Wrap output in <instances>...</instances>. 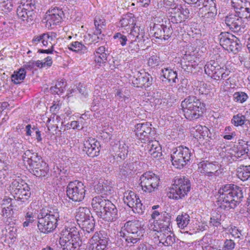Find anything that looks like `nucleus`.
Returning a JSON list of instances; mask_svg holds the SVG:
<instances>
[{
	"label": "nucleus",
	"instance_id": "f257e3e1",
	"mask_svg": "<svg viewBox=\"0 0 250 250\" xmlns=\"http://www.w3.org/2000/svg\"><path fill=\"white\" fill-rule=\"evenodd\" d=\"M218 205L221 208L229 210L234 208L243 198L242 188L234 184H227L218 191Z\"/></svg>",
	"mask_w": 250,
	"mask_h": 250
},
{
	"label": "nucleus",
	"instance_id": "f03ea898",
	"mask_svg": "<svg viewBox=\"0 0 250 250\" xmlns=\"http://www.w3.org/2000/svg\"><path fill=\"white\" fill-rule=\"evenodd\" d=\"M59 217V212L57 208H43L38 216V229L41 232L44 234L53 232L57 227Z\"/></svg>",
	"mask_w": 250,
	"mask_h": 250
},
{
	"label": "nucleus",
	"instance_id": "7ed1b4c3",
	"mask_svg": "<svg viewBox=\"0 0 250 250\" xmlns=\"http://www.w3.org/2000/svg\"><path fill=\"white\" fill-rule=\"evenodd\" d=\"M120 237L117 242L125 241V246L131 247L140 240L143 236V230L140 222L137 220L126 222L120 232Z\"/></svg>",
	"mask_w": 250,
	"mask_h": 250
},
{
	"label": "nucleus",
	"instance_id": "20e7f679",
	"mask_svg": "<svg viewBox=\"0 0 250 250\" xmlns=\"http://www.w3.org/2000/svg\"><path fill=\"white\" fill-rule=\"evenodd\" d=\"M60 244L64 250H78L82 245L75 223H68L61 233Z\"/></svg>",
	"mask_w": 250,
	"mask_h": 250
},
{
	"label": "nucleus",
	"instance_id": "39448f33",
	"mask_svg": "<svg viewBox=\"0 0 250 250\" xmlns=\"http://www.w3.org/2000/svg\"><path fill=\"white\" fill-rule=\"evenodd\" d=\"M181 106L185 118L189 120L199 118L205 109L203 103L193 96H188L182 101Z\"/></svg>",
	"mask_w": 250,
	"mask_h": 250
},
{
	"label": "nucleus",
	"instance_id": "423d86ee",
	"mask_svg": "<svg viewBox=\"0 0 250 250\" xmlns=\"http://www.w3.org/2000/svg\"><path fill=\"white\" fill-rule=\"evenodd\" d=\"M191 188L190 181L183 177L174 180V183L168 189L167 195L170 199L179 200L187 195Z\"/></svg>",
	"mask_w": 250,
	"mask_h": 250
},
{
	"label": "nucleus",
	"instance_id": "0eeeda50",
	"mask_svg": "<svg viewBox=\"0 0 250 250\" xmlns=\"http://www.w3.org/2000/svg\"><path fill=\"white\" fill-rule=\"evenodd\" d=\"M76 219L79 227L84 231L89 233L94 229L95 223L89 208L80 207L76 215Z\"/></svg>",
	"mask_w": 250,
	"mask_h": 250
},
{
	"label": "nucleus",
	"instance_id": "6e6552de",
	"mask_svg": "<svg viewBox=\"0 0 250 250\" xmlns=\"http://www.w3.org/2000/svg\"><path fill=\"white\" fill-rule=\"evenodd\" d=\"M66 195L74 202L83 201L85 195V186L81 181L75 180L70 182L66 187Z\"/></svg>",
	"mask_w": 250,
	"mask_h": 250
},
{
	"label": "nucleus",
	"instance_id": "1a4fd4ad",
	"mask_svg": "<svg viewBox=\"0 0 250 250\" xmlns=\"http://www.w3.org/2000/svg\"><path fill=\"white\" fill-rule=\"evenodd\" d=\"M173 150V152L171 154L172 164L175 167L181 169L190 159V151L188 147L183 146H179Z\"/></svg>",
	"mask_w": 250,
	"mask_h": 250
},
{
	"label": "nucleus",
	"instance_id": "9d476101",
	"mask_svg": "<svg viewBox=\"0 0 250 250\" xmlns=\"http://www.w3.org/2000/svg\"><path fill=\"white\" fill-rule=\"evenodd\" d=\"M139 181L143 191L151 193L157 189L160 184V178L158 175L149 171L142 175Z\"/></svg>",
	"mask_w": 250,
	"mask_h": 250
},
{
	"label": "nucleus",
	"instance_id": "9b49d317",
	"mask_svg": "<svg viewBox=\"0 0 250 250\" xmlns=\"http://www.w3.org/2000/svg\"><path fill=\"white\" fill-rule=\"evenodd\" d=\"M35 5L31 1H27L26 3L21 4L17 9V14L19 19L22 21L27 22L32 21L34 18V10Z\"/></svg>",
	"mask_w": 250,
	"mask_h": 250
},
{
	"label": "nucleus",
	"instance_id": "f8f14e48",
	"mask_svg": "<svg viewBox=\"0 0 250 250\" xmlns=\"http://www.w3.org/2000/svg\"><path fill=\"white\" fill-rule=\"evenodd\" d=\"M124 201L125 204L132 208L134 212L141 213L143 212L145 207L141 203L139 196L135 192L128 190L125 192Z\"/></svg>",
	"mask_w": 250,
	"mask_h": 250
},
{
	"label": "nucleus",
	"instance_id": "ddd939ff",
	"mask_svg": "<svg viewBox=\"0 0 250 250\" xmlns=\"http://www.w3.org/2000/svg\"><path fill=\"white\" fill-rule=\"evenodd\" d=\"M131 81L134 86L146 88L152 85L153 78L147 73H142L138 71L133 76Z\"/></svg>",
	"mask_w": 250,
	"mask_h": 250
},
{
	"label": "nucleus",
	"instance_id": "4468645a",
	"mask_svg": "<svg viewBox=\"0 0 250 250\" xmlns=\"http://www.w3.org/2000/svg\"><path fill=\"white\" fill-rule=\"evenodd\" d=\"M171 215L166 212L161 213V216L154 222V230L159 232L170 230Z\"/></svg>",
	"mask_w": 250,
	"mask_h": 250
},
{
	"label": "nucleus",
	"instance_id": "2eb2a0df",
	"mask_svg": "<svg viewBox=\"0 0 250 250\" xmlns=\"http://www.w3.org/2000/svg\"><path fill=\"white\" fill-rule=\"evenodd\" d=\"M83 151L88 156L94 157L99 155L100 143L94 138H89L84 142Z\"/></svg>",
	"mask_w": 250,
	"mask_h": 250
},
{
	"label": "nucleus",
	"instance_id": "dca6fc26",
	"mask_svg": "<svg viewBox=\"0 0 250 250\" xmlns=\"http://www.w3.org/2000/svg\"><path fill=\"white\" fill-rule=\"evenodd\" d=\"M153 31L156 38L164 40H168L172 33V29L164 24H154Z\"/></svg>",
	"mask_w": 250,
	"mask_h": 250
},
{
	"label": "nucleus",
	"instance_id": "f3484780",
	"mask_svg": "<svg viewBox=\"0 0 250 250\" xmlns=\"http://www.w3.org/2000/svg\"><path fill=\"white\" fill-rule=\"evenodd\" d=\"M106 209L103 210L100 217L108 222L114 221L118 218V209L111 201L108 202Z\"/></svg>",
	"mask_w": 250,
	"mask_h": 250
},
{
	"label": "nucleus",
	"instance_id": "a211bd4d",
	"mask_svg": "<svg viewBox=\"0 0 250 250\" xmlns=\"http://www.w3.org/2000/svg\"><path fill=\"white\" fill-rule=\"evenodd\" d=\"M110 202V201L103 196H97L93 198L91 206L97 214L100 216L102 214L103 210H104V208L106 209L108 202Z\"/></svg>",
	"mask_w": 250,
	"mask_h": 250
},
{
	"label": "nucleus",
	"instance_id": "6ab92c4d",
	"mask_svg": "<svg viewBox=\"0 0 250 250\" xmlns=\"http://www.w3.org/2000/svg\"><path fill=\"white\" fill-rule=\"evenodd\" d=\"M194 7L198 10V14H202L208 11L217 10L214 0H198L194 3Z\"/></svg>",
	"mask_w": 250,
	"mask_h": 250
},
{
	"label": "nucleus",
	"instance_id": "aec40b11",
	"mask_svg": "<svg viewBox=\"0 0 250 250\" xmlns=\"http://www.w3.org/2000/svg\"><path fill=\"white\" fill-rule=\"evenodd\" d=\"M225 23L234 32H238L242 27L244 28L243 20L236 15H230L226 17Z\"/></svg>",
	"mask_w": 250,
	"mask_h": 250
},
{
	"label": "nucleus",
	"instance_id": "412c9836",
	"mask_svg": "<svg viewBox=\"0 0 250 250\" xmlns=\"http://www.w3.org/2000/svg\"><path fill=\"white\" fill-rule=\"evenodd\" d=\"M219 168L218 165L208 162H202L199 167V168L201 169L200 170L201 173H204L212 178H215L219 175Z\"/></svg>",
	"mask_w": 250,
	"mask_h": 250
},
{
	"label": "nucleus",
	"instance_id": "4be33fe9",
	"mask_svg": "<svg viewBox=\"0 0 250 250\" xmlns=\"http://www.w3.org/2000/svg\"><path fill=\"white\" fill-rule=\"evenodd\" d=\"M31 172L36 177H45L48 173L49 167L47 164L42 161L36 164H33L30 167Z\"/></svg>",
	"mask_w": 250,
	"mask_h": 250
},
{
	"label": "nucleus",
	"instance_id": "5701e85b",
	"mask_svg": "<svg viewBox=\"0 0 250 250\" xmlns=\"http://www.w3.org/2000/svg\"><path fill=\"white\" fill-rule=\"evenodd\" d=\"M157 237L160 243L165 246H171L175 242L174 235L171 230L159 232Z\"/></svg>",
	"mask_w": 250,
	"mask_h": 250
},
{
	"label": "nucleus",
	"instance_id": "b1692460",
	"mask_svg": "<svg viewBox=\"0 0 250 250\" xmlns=\"http://www.w3.org/2000/svg\"><path fill=\"white\" fill-rule=\"evenodd\" d=\"M23 160L24 162H26L29 166L31 167L32 165L36 164L37 163L43 161L41 156L39 155L37 153L33 152L32 150H26L22 155Z\"/></svg>",
	"mask_w": 250,
	"mask_h": 250
},
{
	"label": "nucleus",
	"instance_id": "393cba45",
	"mask_svg": "<svg viewBox=\"0 0 250 250\" xmlns=\"http://www.w3.org/2000/svg\"><path fill=\"white\" fill-rule=\"evenodd\" d=\"M23 187L22 189L17 190L16 191L11 193L16 200H21L24 202L30 196L31 192L28 184L23 183Z\"/></svg>",
	"mask_w": 250,
	"mask_h": 250
},
{
	"label": "nucleus",
	"instance_id": "a878e982",
	"mask_svg": "<svg viewBox=\"0 0 250 250\" xmlns=\"http://www.w3.org/2000/svg\"><path fill=\"white\" fill-rule=\"evenodd\" d=\"M147 153L153 158H158L161 156V148L158 142L152 141L147 144Z\"/></svg>",
	"mask_w": 250,
	"mask_h": 250
},
{
	"label": "nucleus",
	"instance_id": "bb28decb",
	"mask_svg": "<svg viewBox=\"0 0 250 250\" xmlns=\"http://www.w3.org/2000/svg\"><path fill=\"white\" fill-rule=\"evenodd\" d=\"M217 13V10L208 11L202 14H198L200 17L202 22L205 25L208 26L214 22L215 17Z\"/></svg>",
	"mask_w": 250,
	"mask_h": 250
},
{
	"label": "nucleus",
	"instance_id": "cd10ccee",
	"mask_svg": "<svg viewBox=\"0 0 250 250\" xmlns=\"http://www.w3.org/2000/svg\"><path fill=\"white\" fill-rule=\"evenodd\" d=\"M233 39L236 40V37L228 32H222L218 36L220 44L225 50L228 49Z\"/></svg>",
	"mask_w": 250,
	"mask_h": 250
},
{
	"label": "nucleus",
	"instance_id": "c85d7f7f",
	"mask_svg": "<svg viewBox=\"0 0 250 250\" xmlns=\"http://www.w3.org/2000/svg\"><path fill=\"white\" fill-rule=\"evenodd\" d=\"M134 163L130 161H126L119 167V174L123 177H126L135 171Z\"/></svg>",
	"mask_w": 250,
	"mask_h": 250
},
{
	"label": "nucleus",
	"instance_id": "c756f323",
	"mask_svg": "<svg viewBox=\"0 0 250 250\" xmlns=\"http://www.w3.org/2000/svg\"><path fill=\"white\" fill-rule=\"evenodd\" d=\"M26 71L24 68H21L18 70L14 71L11 75V81L15 84L21 83L24 79Z\"/></svg>",
	"mask_w": 250,
	"mask_h": 250
},
{
	"label": "nucleus",
	"instance_id": "7c9ffc66",
	"mask_svg": "<svg viewBox=\"0 0 250 250\" xmlns=\"http://www.w3.org/2000/svg\"><path fill=\"white\" fill-rule=\"evenodd\" d=\"M237 175L242 181H246L250 179V166H241L237 170Z\"/></svg>",
	"mask_w": 250,
	"mask_h": 250
},
{
	"label": "nucleus",
	"instance_id": "2f4dec72",
	"mask_svg": "<svg viewBox=\"0 0 250 250\" xmlns=\"http://www.w3.org/2000/svg\"><path fill=\"white\" fill-rule=\"evenodd\" d=\"M151 124L149 122H143L137 124L135 125V132L137 138H141V133H144L145 131H148L151 128Z\"/></svg>",
	"mask_w": 250,
	"mask_h": 250
},
{
	"label": "nucleus",
	"instance_id": "473e14b6",
	"mask_svg": "<svg viewBox=\"0 0 250 250\" xmlns=\"http://www.w3.org/2000/svg\"><path fill=\"white\" fill-rule=\"evenodd\" d=\"M220 65L217 62L211 60L208 62L205 66V72L208 76L212 77Z\"/></svg>",
	"mask_w": 250,
	"mask_h": 250
},
{
	"label": "nucleus",
	"instance_id": "72a5a7b5",
	"mask_svg": "<svg viewBox=\"0 0 250 250\" xmlns=\"http://www.w3.org/2000/svg\"><path fill=\"white\" fill-rule=\"evenodd\" d=\"M141 138H137V139L142 143H148L155 139L156 132L154 128H151L148 131H145L144 133H141Z\"/></svg>",
	"mask_w": 250,
	"mask_h": 250
},
{
	"label": "nucleus",
	"instance_id": "f704fd0d",
	"mask_svg": "<svg viewBox=\"0 0 250 250\" xmlns=\"http://www.w3.org/2000/svg\"><path fill=\"white\" fill-rule=\"evenodd\" d=\"M162 75L169 82H172V83H176L177 78V72L172 69L168 68H165L162 70Z\"/></svg>",
	"mask_w": 250,
	"mask_h": 250
},
{
	"label": "nucleus",
	"instance_id": "c9c22d12",
	"mask_svg": "<svg viewBox=\"0 0 250 250\" xmlns=\"http://www.w3.org/2000/svg\"><path fill=\"white\" fill-rule=\"evenodd\" d=\"M16 208L14 207H6V208L0 209V216L2 217V220L4 221L9 222V220H11L12 217H14V211Z\"/></svg>",
	"mask_w": 250,
	"mask_h": 250
},
{
	"label": "nucleus",
	"instance_id": "e433bc0d",
	"mask_svg": "<svg viewBox=\"0 0 250 250\" xmlns=\"http://www.w3.org/2000/svg\"><path fill=\"white\" fill-rule=\"evenodd\" d=\"M190 217L187 213L183 212L181 214L178 215L176 218V222L179 228L184 229L189 224Z\"/></svg>",
	"mask_w": 250,
	"mask_h": 250
},
{
	"label": "nucleus",
	"instance_id": "4c0bfd02",
	"mask_svg": "<svg viewBox=\"0 0 250 250\" xmlns=\"http://www.w3.org/2000/svg\"><path fill=\"white\" fill-rule=\"evenodd\" d=\"M244 150L243 148L233 146L229 149L230 152L229 153L231 155V158L233 160L241 158H245L248 155H247V154Z\"/></svg>",
	"mask_w": 250,
	"mask_h": 250
},
{
	"label": "nucleus",
	"instance_id": "58836bf2",
	"mask_svg": "<svg viewBox=\"0 0 250 250\" xmlns=\"http://www.w3.org/2000/svg\"><path fill=\"white\" fill-rule=\"evenodd\" d=\"M62 17L59 15H52L48 13H46L45 20L46 22V25L51 26L52 25H56L59 23L62 20Z\"/></svg>",
	"mask_w": 250,
	"mask_h": 250
},
{
	"label": "nucleus",
	"instance_id": "ea45409f",
	"mask_svg": "<svg viewBox=\"0 0 250 250\" xmlns=\"http://www.w3.org/2000/svg\"><path fill=\"white\" fill-rule=\"evenodd\" d=\"M68 48L70 50L80 53H84L87 50L84 45L79 42H72L68 46Z\"/></svg>",
	"mask_w": 250,
	"mask_h": 250
},
{
	"label": "nucleus",
	"instance_id": "a19ab883",
	"mask_svg": "<svg viewBox=\"0 0 250 250\" xmlns=\"http://www.w3.org/2000/svg\"><path fill=\"white\" fill-rule=\"evenodd\" d=\"M120 23L123 27H126L134 25L135 24V20L133 14L129 13L125 15L120 20Z\"/></svg>",
	"mask_w": 250,
	"mask_h": 250
},
{
	"label": "nucleus",
	"instance_id": "79ce46f5",
	"mask_svg": "<svg viewBox=\"0 0 250 250\" xmlns=\"http://www.w3.org/2000/svg\"><path fill=\"white\" fill-rule=\"evenodd\" d=\"M237 15L242 19H248L250 18V3L245 4L238 11H236Z\"/></svg>",
	"mask_w": 250,
	"mask_h": 250
},
{
	"label": "nucleus",
	"instance_id": "37998d69",
	"mask_svg": "<svg viewBox=\"0 0 250 250\" xmlns=\"http://www.w3.org/2000/svg\"><path fill=\"white\" fill-rule=\"evenodd\" d=\"M246 121L245 116L240 113L233 115L231 121L232 124L235 126H242Z\"/></svg>",
	"mask_w": 250,
	"mask_h": 250
},
{
	"label": "nucleus",
	"instance_id": "c03bdc74",
	"mask_svg": "<svg viewBox=\"0 0 250 250\" xmlns=\"http://www.w3.org/2000/svg\"><path fill=\"white\" fill-rule=\"evenodd\" d=\"M23 183H26L21 179H13L9 186V190L11 193L16 191L17 190L22 189L23 187Z\"/></svg>",
	"mask_w": 250,
	"mask_h": 250
},
{
	"label": "nucleus",
	"instance_id": "a18cd8bd",
	"mask_svg": "<svg viewBox=\"0 0 250 250\" xmlns=\"http://www.w3.org/2000/svg\"><path fill=\"white\" fill-rule=\"evenodd\" d=\"M144 36V32L142 30L140 31V27L138 26L133 27V28L131 30L130 36H133L135 38L134 41H136L137 39L139 40V42L142 40L144 41L143 40Z\"/></svg>",
	"mask_w": 250,
	"mask_h": 250
},
{
	"label": "nucleus",
	"instance_id": "49530a36",
	"mask_svg": "<svg viewBox=\"0 0 250 250\" xmlns=\"http://www.w3.org/2000/svg\"><path fill=\"white\" fill-rule=\"evenodd\" d=\"M22 141L17 138L13 137L9 138L8 143L10 145L11 147L13 148V150L18 151L19 149L22 147Z\"/></svg>",
	"mask_w": 250,
	"mask_h": 250
},
{
	"label": "nucleus",
	"instance_id": "de8ad7c7",
	"mask_svg": "<svg viewBox=\"0 0 250 250\" xmlns=\"http://www.w3.org/2000/svg\"><path fill=\"white\" fill-rule=\"evenodd\" d=\"M248 95L244 92L238 91L235 92L233 95V100L235 102L243 104L248 99Z\"/></svg>",
	"mask_w": 250,
	"mask_h": 250
},
{
	"label": "nucleus",
	"instance_id": "09e8293b",
	"mask_svg": "<svg viewBox=\"0 0 250 250\" xmlns=\"http://www.w3.org/2000/svg\"><path fill=\"white\" fill-rule=\"evenodd\" d=\"M8 168L6 163L0 160V186L5 184V173H4Z\"/></svg>",
	"mask_w": 250,
	"mask_h": 250
},
{
	"label": "nucleus",
	"instance_id": "8fccbe9b",
	"mask_svg": "<svg viewBox=\"0 0 250 250\" xmlns=\"http://www.w3.org/2000/svg\"><path fill=\"white\" fill-rule=\"evenodd\" d=\"M65 84L63 80L58 82L55 86L51 87L50 90L52 93L59 94L63 92Z\"/></svg>",
	"mask_w": 250,
	"mask_h": 250
},
{
	"label": "nucleus",
	"instance_id": "3c124183",
	"mask_svg": "<svg viewBox=\"0 0 250 250\" xmlns=\"http://www.w3.org/2000/svg\"><path fill=\"white\" fill-rule=\"evenodd\" d=\"M42 43L43 46H47L49 44V43L51 44V46L52 45L51 43V41L54 39V38L55 37V36L53 35V34L52 33H51V35H50L48 33H44L42 34Z\"/></svg>",
	"mask_w": 250,
	"mask_h": 250
},
{
	"label": "nucleus",
	"instance_id": "603ef678",
	"mask_svg": "<svg viewBox=\"0 0 250 250\" xmlns=\"http://www.w3.org/2000/svg\"><path fill=\"white\" fill-rule=\"evenodd\" d=\"M239 40L236 38V40H232L230 44L227 49L228 51L232 52L234 54L238 52L239 49L240 48V45L239 43Z\"/></svg>",
	"mask_w": 250,
	"mask_h": 250
},
{
	"label": "nucleus",
	"instance_id": "864d4df0",
	"mask_svg": "<svg viewBox=\"0 0 250 250\" xmlns=\"http://www.w3.org/2000/svg\"><path fill=\"white\" fill-rule=\"evenodd\" d=\"M16 200L10 197H5L2 201L0 208H5L6 207H14V204Z\"/></svg>",
	"mask_w": 250,
	"mask_h": 250
},
{
	"label": "nucleus",
	"instance_id": "5fc2aeb1",
	"mask_svg": "<svg viewBox=\"0 0 250 250\" xmlns=\"http://www.w3.org/2000/svg\"><path fill=\"white\" fill-rule=\"evenodd\" d=\"M60 117L59 116H55V115H53V117H51L50 118H49L47 121V126L48 128V130H50L51 129H54L56 130L58 126H57V125H50V123L51 121H52V122L53 123H55L56 122H59V121Z\"/></svg>",
	"mask_w": 250,
	"mask_h": 250
},
{
	"label": "nucleus",
	"instance_id": "6e6d98bb",
	"mask_svg": "<svg viewBox=\"0 0 250 250\" xmlns=\"http://www.w3.org/2000/svg\"><path fill=\"white\" fill-rule=\"evenodd\" d=\"M34 215L32 212H27L25 216V221L23 223L24 227H28L30 224L33 223L35 220Z\"/></svg>",
	"mask_w": 250,
	"mask_h": 250
},
{
	"label": "nucleus",
	"instance_id": "4d7b16f0",
	"mask_svg": "<svg viewBox=\"0 0 250 250\" xmlns=\"http://www.w3.org/2000/svg\"><path fill=\"white\" fill-rule=\"evenodd\" d=\"M235 243L233 240L229 239H226L224 242L222 247L223 250H232L234 249Z\"/></svg>",
	"mask_w": 250,
	"mask_h": 250
},
{
	"label": "nucleus",
	"instance_id": "13d9d810",
	"mask_svg": "<svg viewBox=\"0 0 250 250\" xmlns=\"http://www.w3.org/2000/svg\"><path fill=\"white\" fill-rule=\"evenodd\" d=\"M113 38L114 39L117 40V42H120V43L122 45V46H124L126 44V42L127 41V37L122 34L121 33H116Z\"/></svg>",
	"mask_w": 250,
	"mask_h": 250
},
{
	"label": "nucleus",
	"instance_id": "bf43d9fd",
	"mask_svg": "<svg viewBox=\"0 0 250 250\" xmlns=\"http://www.w3.org/2000/svg\"><path fill=\"white\" fill-rule=\"evenodd\" d=\"M221 215L216 214L215 215H212L210 217V224L214 227L219 226L221 223Z\"/></svg>",
	"mask_w": 250,
	"mask_h": 250
},
{
	"label": "nucleus",
	"instance_id": "052dcab7",
	"mask_svg": "<svg viewBox=\"0 0 250 250\" xmlns=\"http://www.w3.org/2000/svg\"><path fill=\"white\" fill-rule=\"evenodd\" d=\"M139 46L136 42V41L132 40L128 47V51L130 53H135L139 50Z\"/></svg>",
	"mask_w": 250,
	"mask_h": 250
},
{
	"label": "nucleus",
	"instance_id": "680f3d73",
	"mask_svg": "<svg viewBox=\"0 0 250 250\" xmlns=\"http://www.w3.org/2000/svg\"><path fill=\"white\" fill-rule=\"evenodd\" d=\"M47 13L52 15H59L61 17H62L64 15L62 9L57 7L51 8Z\"/></svg>",
	"mask_w": 250,
	"mask_h": 250
},
{
	"label": "nucleus",
	"instance_id": "e2e57ef3",
	"mask_svg": "<svg viewBox=\"0 0 250 250\" xmlns=\"http://www.w3.org/2000/svg\"><path fill=\"white\" fill-rule=\"evenodd\" d=\"M158 63L159 58L156 55L151 56L148 60V64L151 67L157 65Z\"/></svg>",
	"mask_w": 250,
	"mask_h": 250
},
{
	"label": "nucleus",
	"instance_id": "0e129e2a",
	"mask_svg": "<svg viewBox=\"0 0 250 250\" xmlns=\"http://www.w3.org/2000/svg\"><path fill=\"white\" fill-rule=\"evenodd\" d=\"M171 21L176 23L181 22L184 21L181 15V13H171Z\"/></svg>",
	"mask_w": 250,
	"mask_h": 250
},
{
	"label": "nucleus",
	"instance_id": "69168bd1",
	"mask_svg": "<svg viewBox=\"0 0 250 250\" xmlns=\"http://www.w3.org/2000/svg\"><path fill=\"white\" fill-rule=\"evenodd\" d=\"M231 5L236 11H238L243 6V1L241 0H232Z\"/></svg>",
	"mask_w": 250,
	"mask_h": 250
},
{
	"label": "nucleus",
	"instance_id": "338daca9",
	"mask_svg": "<svg viewBox=\"0 0 250 250\" xmlns=\"http://www.w3.org/2000/svg\"><path fill=\"white\" fill-rule=\"evenodd\" d=\"M229 233L232 236L236 238H240L241 235V231L235 227H231L229 229Z\"/></svg>",
	"mask_w": 250,
	"mask_h": 250
},
{
	"label": "nucleus",
	"instance_id": "774afa93",
	"mask_svg": "<svg viewBox=\"0 0 250 250\" xmlns=\"http://www.w3.org/2000/svg\"><path fill=\"white\" fill-rule=\"evenodd\" d=\"M136 250H154V248L149 244L142 243L139 245Z\"/></svg>",
	"mask_w": 250,
	"mask_h": 250
}]
</instances>
